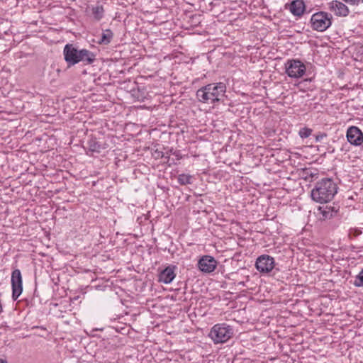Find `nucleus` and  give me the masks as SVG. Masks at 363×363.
Here are the masks:
<instances>
[{"label": "nucleus", "mask_w": 363, "mask_h": 363, "mask_svg": "<svg viewBox=\"0 0 363 363\" xmlns=\"http://www.w3.org/2000/svg\"><path fill=\"white\" fill-rule=\"evenodd\" d=\"M337 185L331 178H323L317 182L311 190L312 199L318 203L330 202L337 193Z\"/></svg>", "instance_id": "f257e3e1"}, {"label": "nucleus", "mask_w": 363, "mask_h": 363, "mask_svg": "<svg viewBox=\"0 0 363 363\" xmlns=\"http://www.w3.org/2000/svg\"><path fill=\"white\" fill-rule=\"evenodd\" d=\"M225 91L226 86L224 83H211L199 89L196 98L199 102L214 104L223 99Z\"/></svg>", "instance_id": "f03ea898"}, {"label": "nucleus", "mask_w": 363, "mask_h": 363, "mask_svg": "<svg viewBox=\"0 0 363 363\" xmlns=\"http://www.w3.org/2000/svg\"><path fill=\"white\" fill-rule=\"evenodd\" d=\"M63 55L68 67L79 62H82L84 65H91L96 60L94 52L86 49L78 50L72 44H67L64 47Z\"/></svg>", "instance_id": "7ed1b4c3"}, {"label": "nucleus", "mask_w": 363, "mask_h": 363, "mask_svg": "<svg viewBox=\"0 0 363 363\" xmlns=\"http://www.w3.org/2000/svg\"><path fill=\"white\" fill-rule=\"evenodd\" d=\"M234 335L233 328L226 323H218L213 326L209 337L215 344L225 343Z\"/></svg>", "instance_id": "20e7f679"}, {"label": "nucleus", "mask_w": 363, "mask_h": 363, "mask_svg": "<svg viewBox=\"0 0 363 363\" xmlns=\"http://www.w3.org/2000/svg\"><path fill=\"white\" fill-rule=\"evenodd\" d=\"M333 15L325 11H318L311 16L310 23L313 30L325 31L333 23Z\"/></svg>", "instance_id": "39448f33"}, {"label": "nucleus", "mask_w": 363, "mask_h": 363, "mask_svg": "<svg viewBox=\"0 0 363 363\" xmlns=\"http://www.w3.org/2000/svg\"><path fill=\"white\" fill-rule=\"evenodd\" d=\"M285 69L287 75L291 78H300L306 71V65L299 60H288L285 63Z\"/></svg>", "instance_id": "423d86ee"}, {"label": "nucleus", "mask_w": 363, "mask_h": 363, "mask_svg": "<svg viewBox=\"0 0 363 363\" xmlns=\"http://www.w3.org/2000/svg\"><path fill=\"white\" fill-rule=\"evenodd\" d=\"M255 267L261 274H269L275 267V260L270 255H262L257 258Z\"/></svg>", "instance_id": "0eeeda50"}, {"label": "nucleus", "mask_w": 363, "mask_h": 363, "mask_svg": "<svg viewBox=\"0 0 363 363\" xmlns=\"http://www.w3.org/2000/svg\"><path fill=\"white\" fill-rule=\"evenodd\" d=\"M11 281L12 286V298L13 300H16L23 291L22 275L19 269H16L12 272Z\"/></svg>", "instance_id": "6e6552de"}, {"label": "nucleus", "mask_w": 363, "mask_h": 363, "mask_svg": "<svg viewBox=\"0 0 363 363\" xmlns=\"http://www.w3.org/2000/svg\"><path fill=\"white\" fill-rule=\"evenodd\" d=\"M218 264L216 259L210 255L203 256L198 262L199 269L203 273H211L213 272Z\"/></svg>", "instance_id": "1a4fd4ad"}, {"label": "nucleus", "mask_w": 363, "mask_h": 363, "mask_svg": "<svg viewBox=\"0 0 363 363\" xmlns=\"http://www.w3.org/2000/svg\"><path fill=\"white\" fill-rule=\"evenodd\" d=\"M347 141L352 145L359 146L363 143V133L357 126H350L346 133Z\"/></svg>", "instance_id": "9d476101"}, {"label": "nucleus", "mask_w": 363, "mask_h": 363, "mask_svg": "<svg viewBox=\"0 0 363 363\" xmlns=\"http://www.w3.org/2000/svg\"><path fill=\"white\" fill-rule=\"evenodd\" d=\"M285 9L289 10L294 16L301 17L306 10V6L303 0H294L286 4Z\"/></svg>", "instance_id": "9b49d317"}, {"label": "nucleus", "mask_w": 363, "mask_h": 363, "mask_svg": "<svg viewBox=\"0 0 363 363\" xmlns=\"http://www.w3.org/2000/svg\"><path fill=\"white\" fill-rule=\"evenodd\" d=\"M329 9L337 16L346 17L350 13L348 7L341 1L335 0L329 3Z\"/></svg>", "instance_id": "f8f14e48"}, {"label": "nucleus", "mask_w": 363, "mask_h": 363, "mask_svg": "<svg viewBox=\"0 0 363 363\" xmlns=\"http://www.w3.org/2000/svg\"><path fill=\"white\" fill-rule=\"evenodd\" d=\"M175 269V266H167L160 273L158 281L166 284H170L176 277Z\"/></svg>", "instance_id": "ddd939ff"}, {"label": "nucleus", "mask_w": 363, "mask_h": 363, "mask_svg": "<svg viewBox=\"0 0 363 363\" xmlns=\"http://www.w3.org/2000/svg\"><path fill=\"white\" fill-rule=\"evenodd\" d=\"M318 211L321 215V220H328L337 215L339 207L331 206H320Z\"/></svg>", "instance_id": "4468645a"}, {"label": "nucleus", "mask_w": 363, "mask_h": 363, "mask_svg": "<svg viewBox=\"0 0 363 363\" xmlns=\"http://www.w3.org/2000/svg\"><path fill=\"white\" fill-rule=\"evenodd\" d=\"M86 145L88 150L91 152L99 153L101 150L104 148L102 147V145L99 143L94 138H91L89 139Z\"/></svg>", "instance_id": "2eb2a0df"}, {"label": "nucleus", "mask_w": 363, "mask_h": 363, "mask_svg": "<svg viewBox=\"0 0 363 363\" xmlns=\"http://www.w3.org/2000/svg\"><path fill=\"white\" fill-rule=\"evenodd\" d=\"M92 15L95 20L100 21L104 15V9L101 4L97 3L96 5L91 6Z\"/></svg>", "instance_id": "dca6fc26"}, {"label": "nucleus", "mask_w": 363, "mask_h": 363, "mask_svg": "<svg viewBox=\"0 0 363 363\" xmlns=\"http://www.w3.org/2000/svg\"><path fill=\"white\" fill-rule=\"evenodd\" d=\"M113 36V32L110 29H106L103 31L99 43L100 44L108 45L112 40Z\"/></svg>", "instance_id": "f3484780"}, {"label": "nucleus", "mask_w": 363, "mask_h": 363, "mask_svg": "<svg viewBox=\"0 0 363 363\" xmlns=\"http://www.w3.org/2000/svg\"><path fill=\"white\" fill-rule=\"evenodd\" d=\"M193 179V176L190 174H181L178 176L177 181L181 185H186L192 184Z\"/></svg>", "instance_id": "a211bd4d"}, {"label": "nucleus", "mask_w": 363, "mask_h": 363, "mask_svg": "<svg viewBox=\"0 0 363 363\" xmlns=\"http://www.w3.org/2000/svg\"><path fill=\"white\" fill-rule=\"evenodd\" d=\"M354 285L357 287L363 286V269L362 271L356 276L355 280L354 281Z\"/></svg>", "instance_id": "6ab92c4d"}, {"label": "nucleus", "mask_w": 363, "mask_h": 363, "mask_svg": "<svg viewBox=\"0 0 363 363\" xmlns=\"http://www.w3.org/2000/svg\"><path fill=\"white\" fill-rule=\"evenodd\" d=\"M311 133L312 130L311 128L305 127L299 130L298 134L301 138H307L311 135Z\"/></svg>", "instance_id": "aec40b11"}, {"label": "nucleus", "mask_w": 363, "mask_h": 363, "mask_svg": "<svg viewBox=\"0 0 363 363\" xmlns=\"http://www.w3.org/2000/svg\"><path fill=\"white\" fill-rule=\"evenodd\" d=\"M342 1L347 4H349L353 5V6H357L359 4L363 3V0H342Z\"/></svg>", "instance_id": "412c9836"}, {"label": "nucleus", "mask_w": 363, "mask_h": 363, "mask_svg": "<svg viewBox=\"0 0 363 363\" xmlns=\"http://www.w3.org/2000/svg\"><path fill=\"white\" fill-rule=\"evenodd\" d=\"M327 135L325 133H320L315 136V140L316 142H319L321 140H323L324 138H325Z\"/></svg>", "instance_id": "4be33fe9"}, {"label": "nucleus", "mask_w": 363, "mask_h": 363, "mask_svg": "<svg viewBox=\"0 0 363 363\" xmlns=\"http://www.w3.org/2000/svg\"><path fill=\"white\" fill-rule=\"evenodd\" d=\"M0 363H8V362L6 359L0 358Z\"/></svg>", "instance_id": "5701e85b"}]
</instances>
